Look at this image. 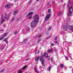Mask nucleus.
<instances>
[{
  "mask_svg": "<svg viewBox=\"0 0 73 73\" xmlns=\"http://www.w3.org/2000/svg\"><path fill=\"white\" fill-rule=\"evenodd\" d=\"M27 68V66H24L23 68H21L22 70H24L26 69V68Z\"/></svg>",
  "mask_w": 73,
  "mask_h": 73,
  "instance_id": "16",
  "label": "nucleus"
},
{
  "mask_svg": "<svg viewBox=\"0 0 73 73\" xmlns=\"http://www.w3.org/2000/svg\"><path fill=\"white\" fill-rule=\"evenodd\" d=\"M44 57H46V58H48V54L46 53V52H45L44 53Z\"/></svg>",
  "mask_w": 73,
  "mask_h": 73,
  "instance_id": "10",
  "label": "nucleus"
},
{
  "mask_svg": "<svg viewBox=\"0 0 73 73\" xmlns=\"http://www.w3.org/2000/svg\"><path fill=\"white\" fill-rule=\"evenodd\" d=\"M51 28H52V27H50L48 29V31H50V30L51 29Z\"/></svg>",
  "mask_w": 73,
  "mask_h": 73,
  "instance_id": "35",
  "label": "nucleus"
},
{
  "mask_svg": "<svg viewBox=\"0 0 73 73\" xmlns=\"http://www.w3.org/2000/svg\"><path fill=\"white\" fill-rule=\"evenodd\" d=\"M68 28L70 30H72V32H73V27L72 26H68Z\"/></svg>",
  "mask_w": 73,
  "mask_h": 73,
  "instance_id": "7",
  "label": "nucleus"
},
{
  "mask_svg": "<svg viewBox=\"0 0 73 73\" xmlns=\"http://www.w3.org/2000/svg\"><path fill=\"white\" fill-rule=\"evenodd\" d=\"M32 2V0H30V1L29 2V3H28V5H29Z\"/></svg>",
  "mask_w": 73,
  "mask_h": 73,
  "instance_id": "28",
  "label": "nucleus"
},
{
  "mask_svg": "<svg viewBox=\"0 0 73 73\" xmlns=\"http://www.w3.org/2000/svg\"><path fill=\"white\" fill-rule=\"evenodd\" d=\"M8 34V33L7 32L6 33H5L3 35H1L2 37H6L7 36Z\"/></svg>",
  "mask_w": 73,
  "mask_h": 73,
  "instance_id": "8",
  "label": "nucleus"
},
{
  "mask_svg": "<svg viewBox=\"0 0 73 73\" xmlns=\"http://www.w3.org/2000/svg\"><path fill=\"white\" fill-rule=\"evenodd\" d=\"M53 61V58L51 57V61Z\"/></svg>",
  "mask_w": 73,
  "mask_h": 73,
  "instance_id": "41",
  "label": "nucleus"
},
{
  "mask_svg": "<svg viewBox=\"0 0 73 73\" xmlns=\"http://www.w3.org/2000/svg\"><path fill=\"white\" fill-rule=\"evenodd\" d=\"M48 61H49V60H50V58H48Z\"/></svg>",
  "mask_w": 73,
  "mask_h": 73,
  "instance_id": "50",
  "label": "nucleus"
},
{
  "mask_svg": "<svg viewBox=\"0 0 73 73\" xmlns=\"http://www.w3.org/2000/svg\"><path fill=\"white\" fill-rule=\"evenodd\" d=\"M42 36V35H38L36 36V37H38V38H40V37H41Z\"/></svg>",
  "mask_w": 73,
  "mask_h": 73,
  "instance_id": "20",
  "label": "nucleus"
},
{
  "mask_svg": "<svg viewBox=\"0 0 73 73\" xmlns=\"http://www.w3.org/2000/svg\"><path fill=\"white\" fill-rule=\"evenodd\" d=\"M0 31H4V30H0Z\"/></svg>",
  "mask_w": 73,
  "mask_h": 73,
  "instance_id": "46",
  "label": "nucleus"
},
{
  "mask_svg": "<svg viewBox=\"0 0 73 73\" xmlns=\"http://www.w3.org/2000/svg\"><path fill=\"white\" fill-rule=\"evenodd\" d=\"M55 43L56 44L57 43V41H56L55 42Z\"/></svg>",
  "mask_w": 73,
  "mask_h": 73,
  "instance_id": "45",
  "label": "nucleus"
},
{
  "mask_svg": "<svg viewBox=\"0 0 73 73\" xmlns=\"http://www.w3.org/2000/svg\"><path fill=\"white\" fill-rule=\"evenodd\" d=\"M14 2H16V1H15Z\"/></svg>",
  "mask_w": 73,
  "mask_h": 73,
  "instance_id": "54",
  "label": "nucleus"
},
{
  "mask_svg": "<svg viewBox=\"0 0 73 73\" xmlns=\"http://www.w3.org/2000/svg\"><path fill=\"white\" fill-rule=\"evenodd\" d=\"M72 7H73V6H71L70 8L69 7L68 8V10H69V12L68 13V16H70L71 15H72V11H70V9H72Z\"/></svg>",
  "mask_w": 73,
  "mask_h": 73,
  "instance_id": "4",
  "label": "nucleus"
},
{
  "mask_svg": "<svg viewBox=\"0 0 73 73\" xmlns=\"http://www.w3.org/2000/svg\"><path fill=\"white\" fill-rule=\"evenodd\" d=\"M70 4V0H69L68 1V5H69Z\"/></svg>",
  "mask_w": 73,
  "mask_h": 73,
  "instance_id": "36",
  "label": "nucleus"
},
{
  "mask_svg": "<svg viewBox=\"0 0 73 73\" xmlns=\"http://www.w3.org/2000/svg\"><path fill=\"white\" fill-rule=\"evenodd\" d=\"M7 39H8V38H5L3 40V41H5V42H6L7 44H8V41L7 40Z\"/></svg>",
  "mask_w": 73,
  "mask_h": 73,
  "instance_id": "13",
  "label": "nucleus"
},
{
  "mask_svg": "<svg viewBox=\"0 0 73 73\" xmlns=\"http://www.w3.org/2000/svg\"><path fill=\"white\" fill-rule=\"evenodd\" d=\"M63 6H65V4H64Z\"/></svg>",
  "mask_w": 73,
  "mask_h": 73,
  "instance_id": "48",
  "label": "nucleus"
},
{
  "mask_svg": "<svg viewBox=\"0 0 73 73\" xmlns=\"http://www.w3.org/2000/svg\"><path fill=\"white\" fill-rule=\"evenodd\" d=\"M34 21L32 22L31 24V28H34L36 27V24H37L39 21V15L37 14H35L33 17Z\"/></svg>",
  "mask_w": 73,
  "mask_h": 73,
  "instance_id": "1",
  "label": "nucleus"
},
{
  "mask_svg": "<svg viewBox=\"0 0 73 73\" xmlns=\"http://www.w3.org/2000/svg\"><path fill=\"white\" fill-rule=\"evenodd\" d=\"M57 37H55V40H57Z\"/></svg>",
  "mask_w": 73,
  "mask_h": 73,
  "instance_id": "42",
  "label": "nucleus"
},
{
  "mask_svg": "<svg viewBox=\"0 0 73 73\" xmlns=\"http://www.w3.org/2000/svg\"><path fill=\"white\" fill-rule=\"evenodd\" d=\"M33 11H32L28 14L27 15V16H29V19H32V15H33Z\"/></svg>",
  "mask_w": 73,
  "mask_h": 73,
  "instance_id": "3",
  "label": "nucleus"
},
{
  "mask_svg": "<svg viewBox=\"0 0 73 73\" xmlns=\"http://www.w3.org/2000/svg\"><path fill=\"white\" fill-rule=\"evenodd\" d=\"M51 45L52 46H54V43H52L51 44Z\"/></svg>",
  "mask_w": 73,
  "mask_h": 73,
  "instance_id": "38",
  "label": "nucleus"
},
{
  "mask_svg": "<svg viewBox=\"0 0 73 73\" xmlns=\"http://www.w3.org/2000/svg\"><path fill=\"white\" fill-rule=\"evenodd\" d=\"M5 48V46L4 45H2V46L1 48V50H3Z\"/></svg>",
  "mask_w": 73,
  "mask_h": 73,
  "instance_id": "14",
  "label": "nucleus"
},
{
  "mask_svg": "<svg viewBox=\"0 0 73 73\" xmlns=\"http://www.w3.org/2000/svg\"><path fill=\"white\" fill-rule=\"evenodd\" d=\"M40 53V51H38V53Z\"/></svg>",
  "mask_w": 73,
  "mask_h": 73,
  "instance_id": "47",
  "label": "nucleus"
},
{
  "mask_svg": "<svg viewBox=\"0 0 73 73\" xmlns=\"http://www.w3.org/2000/svg\"><path fill=\"white\" fill-rule=\"evenodd\" d=\"M50 15H51L50 13L48 14L47 15L45 18L46 21H48L49 20V18H50Z\"/></svg>",
  "mask_w": 73,
  "mask_h": 73,
  "instance_id": "5",
  "label": "nucleus"
},
{
  "mask_svg": "<svg viewBox=\"0 0 73 73\" xmlns=\"http://www.w3.org/2000/svg\"><path fill=\"white\" fill-rule=\"evenodd\" d=\"M10 17V15H9L6 14L5 15V18L6 20H8V19H9V17Z\"/></svg>",
  "mask_w": 73,
  "mask_h": 73,
  "instance_id": "6",
  "label": "nucleus"
},
{
  "mask_svg": "<svg viewBox=\"0 0 73 73\" xmlns=\"http://www.w3.org/2000/svg\"><path fill=\"white\" fill-rule=\"evenodd\" d=\"M4 25V27H5V25L4 24V25Z\"/></svg>",
  "mask_w": 73,
  "mask_h": 73,
  "instance_id": "51",
  "label": "nucleus"
},
{
  "mask_svg": "<svg viewBox=\"0 0 73 73\" xmlns=\"http://www.w3.org/2000/svg\"><path fill=\"white\" fill-rule=\"evenodd\" d=\"M11 5H9L7 4L5 5V8H10V7H11Z\"/></svg>",
  "mask_w": 73,
  "mask_h": 73,
  "instance_id": "9",
  "label": "nucleus"
},
{
  "mask_svg": "<svg viewBox=\"0 0 73 73\" xmlns=\"http://www.w3.org/2000/svg\"><path fill=\"white\" fill-rule=\"evenodd\" d=\"M65 58L66 59V60H68V57L67 56H66L65 57Z\"/></svg>",
  "mask_w": 73,
  "mask_h": 73,
  "instance_id": "34",
  "label": "nucleus"
},
{
  "mask_svg": "<svg viewBox=\"0 0 73 73\" xmlns=\"http://www.w3.org/2000/svg\"><path fill=\"white\" fill-rule=\"evenodd\" d=\"M70 20V18H68L66 19V21H67V22H69V21Z\"/></svg>",
  "mask_w": 73,
  "mask_h": 73,
  "instance_id": "23",
  "label": "nucleus"
},
{
  "mask_svg": "<svg viewBox=\"0 0 73 73\" xmlns=\"http://www.w3.org/2000/svg\"><path fill=\"white\" fill-rule=\"evenodd\" d=\"M58 16H61V12H60L58 14Z\"/></svg>",
  "mask_w": 73,
  "mask_h": 73,
  "instance_id": "31",
  "label": "nucleus"
},
{
  "mask_svg": "<svg viewBox=\"0 0 73 73\" xmlns=\"http://www.w3.org/2000/svg\"><path fill=\"white\" fill-rule=\"evenodd\" d=\"M26 30L27 31H29L31 30V29H30V28L28 27L26 29Z\"/></svg>",
  "mask_w": 73,
  "mask_h": 73,
  "instance_id": "19",
  "label": "nucleus"
},
{
  "mask_svg": "<svg viewBox=\"0 0 73 73\" xmlns=\"http://www.w3.org/2000/svg\"><path fill=\"white\" fill-rule=\"evenodd\" d=\"M15 17H13L12 19L11 20V21H13L14 20H15Z\"/></svg>",
  "mask_w": 73,
  "mask_h": 73,
  "instance_id": "25",
  "label": "nucleus"
},
{
  "mask_svg": "<svg viewBox=\"0 0 73 73\" xmlns=\"http://www.w3.org/2000/svg\"><path fill=\"white\" fill-rule=\"evenodd\" d=\"M52 50L48 49V52H52Z\"/></svg>",
  "mask_w": 73,
  "mask_h": 73,
  "instance_id": "32",
  "label": "nucleus"
},
{
  "mask_svg": "<svg viewBox=\"0 0 73 73\" xmlns=\"http://www.w3.org/2000/svg\"><path fill=\"white\" fill-rule=\"evenodd\" d=\"M16 1H18V0H16Z\"/></svg>",
  "mask_w": 73,
  "mask_h": 73,
  "instance_id": "53",
  "label": "nucleus"
},
{
  "mask_svg": "<svg viewBox=\"0 0 73 73\" xmlns=\"http://www.w3.org/2000/svg\"><path fill=\"white\" fill-rule=\"evenodd\" d=\"M66 43H67L68 45H71L72 44V42H67Z\"/></svg>",
  "mask_w": 73,
  "mask_h": 73,
  "instance_id": "18",
  "label": "nucleus"
},
{
  "mask_svg": "<svg viewBox=\"0 0 73 73\" xmlns=\"http://www.w3.org/2000/svg\"><path fill=\"white\" fill-rule=\"evenodd\" d=\"M63 28L64 31H66L67 30V26L66 25L63 26Z\"/></svg>",
  "mask_w": 73,
  "mask_h": 73,
  "instance_id": "11",
  "label": "nucleus"
},
{
  "mask_svg": "<svg viewBox=\"0 0 73 73\" xmlns=\"http://www.w3.org/2000/svg\"><path fill=\"white\" fill-rule=\"evenodd\" d=\"M29 60V58H28L27 59H26V61H28V60Z\"/></svg>",
  "mask_w": 73,
  "mask_h": 73,
  "instance_id": "44",
  "label": "nucleus"
},
{
  "mask_svg": "<svg viewBox=\"0 0 73 73\" xmlns=\"http://www.w3.org/2000/svg\"><path fill=\"white\" fill-rule=\"evenodd\" d=\"M22 73V71L21 70H20L18 72V73Z\"/></svg>",
  "mask_w": 73,
  "mask_h": 73,
  "instance_id": "39",
  "label": "nucleus"
},
{
  "mask_svg": "<svg viewBox=\"0 0 73 73\" xmlns=\"http://www.w3.org/2000/svg\"><path fill=\"white\" fill-rule=\"evenodd\" d=\"M28 40L27 39H25L23 40V42H22L21 43H23V42H24L25 43L27 42V41H28Z\"/></svg>",
  "mask_w": 73,
  "mask_h": 73,
  "instance_id": "15",
  "label": "nucleus"
},
{
  "mask_svg": "<svg viewBox=\"0 0 73 73\" xmlns=\"http://www.w3.org/2000/svg\"><path fill=\"white\" fill-rule=\"evenodd\" d=\"M47 5H49V3H48V4H47Z\"/></svg>",
  "mask_w": 73,
  "mask_h": 73,
  "instance_id": "52",
  "label": "nucleus"
},
{
  "mask_svg": "<svg viewBox=\"0 0 73 73\" xmlns=\"http://www.w3.org/2000/svg\"><path fill=\"white\" fill-rule=\"evenodd\" d=\"M4 38V37L3 36H2V37H1L0 38V40H3Z\"/></svg>",
  "mask_w": 73,
  "mask_h": 73,
  "instance_id": "22",
  "label": "nucleus"
},
{
  "mask_svg": "<svg viewBox=\"0 0 73 73\" xmlns=\"http://www.w3.org/2000/svg\"><path fill=\"white\" fill-rule=\"evenodd\" d=\"M5 70L4 69H2L1 71H0L1 73H2V72H4Z\"/></svg>",
  "mask_w": 73,
  "mask_h": 73,
  "instance_id": "27",
  "label": "nucleus"
},
{
  "mask_svg": "<svg viewBox=\"0 0 73 73\" xmlns=\"http://www.w3.org/2000/svg\"><path fill=\"white\" fill-rule=\"evenodd\" d=\"M4 15H2L1 16V18L2 19H3V18H4Z\"/></svg>",
  "mask_w": 73,
  "mask_h": 73,
  "instance_id": "37",
  "label": "nucleus"
},
{
  "mask_svg": "<svg viewBox=\"0 0 73 73\" xmlns=\"http://www.w3.org/2000/svg\"><path fill=\"white\" fill-rule=\"evenodd\" d=\"M52 36H49L48 37H47L45 38L46 40H48V39H49V38H50Z\"/></svg>",
  "mask_w": 73,
  "mask_h": 73,
  "instance_id": "21",
  "label": "nucleus"
},
{
  "mask_svg": "<svg viewBox=\"0 0 73 73\" xmlns=\"http://www.w3.org/2000/svg\"><path fill=\"white\" fill-rule=\"evenodd\" d=\"M18 13V11L17 10H15V11L14 13H13V14L14 15H17V13Z\"/></svg>",
  "mask_w": 73,
  "mask_h": 73,
  "instance_id": "12",
  "label": "nucleus"
},
{
  "mask_svg": "<svg viewBox=\"0 0 73 73\" xmlns=\"http://www.w3.org/2000/svg\"><path fill=\"white\" fill-rule=\"evenodd\" d=\"M5 21V19H2L1 22V24H2L3 23H4V21Z\"/></svg>",
  "mask_w": 73,
  "mask_h": 73,
  "instance_id": "17",
  "label": "nucleus"
},
{
  "mask_svg": "<svg viewBox=\"0 0 73 73\" xmlns=\"http://www.w3.org/2000/svg\"><path fill=\"white\" fill-rule=\"evenodd\" d=\"M43 58V56H42V55H41L40 56H38L35 59V61L37 62L38 61L39 59H40V61L41 62L42 66H44L45 64H44V60L42 59Z\"/></svg>",
  "mask_w": 73,
  "mask_h": 73,
  "instance_id": "2",
  "label": "nucleus"
},
{
  "mask_svg": "<svg viewBox=\"0 0 73 73\" xmlns=\"http://www.w3.org/2000/svg\"><path fill=\"white\" fill-rule=\"evenodd\" d=\"M39 0H37L36 2H37V1H39Z\"/></svg>",
  "mask_w": 73,
  "mask_h": 73,
  "instance_id": "49",
  "label": "nucleus"
},
{
  "mask_svg": "<svg viewBox=\"0 0 73 73\" xmlns=\"http://www.w3.org/2000/svg\"><path fill=\"white\" fill-rule=\"evenodd\" d=\"M37 73H41V72L40 71H37L36 72Z\"/></svg>",
  "mask_w": 73,
  "mask_h": 73,
  "instance_id": "43",
  "label": "nucleus"
},
{
  "mask_svg": "<svg viewBox=\"0 0 73 73\" xmlns=\"http://www.w3.org/2000/svg\"><path fill=\"white\" fill-rule=\"evenodd\" d=\"M36 69L37 68H35V72H36V73L37 72V70Z\"/></svg>",
  "mask_w": 73,
  "mask_h": 73,
  "instance_id": "30",
  "label": "nucleus"
},
{
  "mask_svg": "<svg viewBox=\"0 0 73 73\" xmlns=\"http://www.w3.org/2000/svg\"><path fill=\"white\" fill-rule=\"evenodd\" d=\"M40 40H41V39L40 38L38 40L37 42V43H38L40 41Z\"/></svg>",
  "mask_w": 73,
  "mask_h": 73,
  "instance_id": "33",
  "label": "nucleus"
},
{
  "mask_svg": "<svg viewBox=\"0 0 73 73\" xmlns=\"http://www.w3.org/2000/svg\"><path fill=\"white\" fill-rule=\"evenodd\" d=\"M51 12V9H49L48 10V13H50V12Z\"/></svg>",
  "mask_w": 73,
  "mask_h": 73,
  "instance_id": "24",
  "label": "nucleus"
},
{
  "mask_svg": "<svg viewBox=\"0 0 73 73\" xmlns=\"http://www.w3.org/2000/svg\"><path fill=\"white\" fill-rule=\"evenodd\" d=\"M50 69H51V66H50L48 68L49 70H50Z\"/></svg>",
  "mask_w": 73,
  "mask_h": 73,
  "instance_id": "40",
  "label": "nucleus"
},
{
  "mask_svg": "<svg viewBox=\"0 0 73 73\" xmlns=\"http://www.w3.org/2000/svg\"><path fill=\"white\" fill-rule=\"evenodd\" d=\"M17 33H18V31H16L14 33V35H16V34H17Z\"/></svg>",
  "mask_w": 73,
  "mask_h": 73,
  "instance_id": "29",
  "label": "nucleus"
},
{
  "mask_svg": "<svg viewBox=\"0 0 73 73\" xmlns=\"http://www.w3.org/2000/svg\"><path fill=\"white\" fill-rule=\"evenodd\" d=\"M60 67L61 68H63V67H64V65H63V64H60Z\"/></svg>",
  "mask_w": 73,
  "mask_h": 73,
  "instance_id": "26",
  "label": "nucleus"
}]
</instances>
